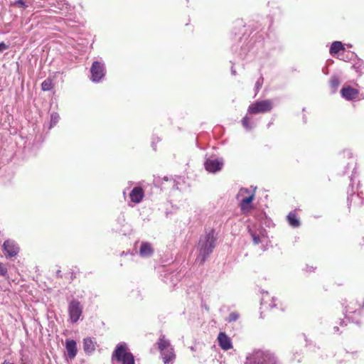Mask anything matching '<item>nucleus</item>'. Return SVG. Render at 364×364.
I'll list each match as a JSON object with an SVG mask.
<instances>
[{"label":"nucleus","mask_w":364,"mask_h":364,"mask_svg":"<svg viewBox=\"0 0 364 364\" xmlns=\"http://www.w3.org/2000/svg\"><path fill=\"white\" fill-rule=\"evenodd\" d=\"M312 269H314V268H313V267H309V269H307V271H310L311 272V271H312Z\"/></svg>","instance_id":"obj_35"},{"label":"nucleus","mask_w":364,"mask_h":364,"mask_svg":"<svg viewBox=\"0 0 364 364\" xmlns=\"http://www.w3.org/2000/svg\"><path fill=\"white\" fill-rule=\"evenodd\" d=\"M144 196V192L142 188L134 187L129 193L131 200L134 203H139Z\"/></svg>","instance_id":"obj_12"},{"label":"nucleus","mask_w":364,"mask_h":364,"mask_svg":"<svg viewBox=\"0 0 364 364\" xmlns=\"http://www.w3.org/2000/svg\"><path fill=\"white\" fill-rule=\"evenodd\" d=\"M41 88L43 91H49L53 88V82L50 78L46 79L41 83Z\"/></svg>","instance_id":"obj_21"},{"label":"nucleus","mask_w":364,"mask_h":364,"mask_svg":"<svg viewBox=\"0 0 364 364\" xmlns=\"http://www.w3.org/2000/svg\"><path fill=\"white\" fill-rule=\"evenodd\" d=\"M272 107L273 103L270 100L257 101L249 106L247 112L250 114L266 113L270 112Z\"/></svg>","instance_id":"obj_5"},{"label":"nucleus","mask_w":364,"mask_h":364,"mask_svg":"<svg viewBox=\"0 0 364 364\" xmlns=\"http://www.w3.org/2000/svg\"><path fill=\"white\" fill-rule=\"evenodd\" d=\"M112 360L115 359L122 364H134V358L132 353L128 351L125 343L117 346L112 355Z\"/></svg>","instance_id":"obj_4"},{"label":"nucleus","mask_w":364,"mask_h":364,"mask_svg":"<svg viewBox=\"0 0 364 364\" xmlns=\"http://www.w3.org/2000/svg\"><path fill=\"white\" fill-rule=\"evenodd\" d=\"M341 50V41H334L330 48V54L333 56Z\"/></svg>","instance_id":"obj_19"},{"label":"nucleus","mask_w":364,"mask_h":364,"mask_svg":"<svg viewBox=\"0 0 364 364\" xmlns=\"http://www.w3.org/2000/svg\"><path fill=\"white\" fill-rule=\"evenodd\" d=\"M312 269H314V268H313V267H309V269H307V271H310L311 272V271H312Z\"/></svg>","instance_id":"obj_36"},{"label":"nucleus","mask_w":364,"mask_h":364,"mask_svg":"<svg viewBox=\"0 0 364 364\" xmlns=\"http://www.w3.org/2000/svg\"><path fill=\"white\" fill-rule=\"evenodd\" d=\"M68 310L70 321L75 323L80 319L82 314L83 307L78 300L73 299L69 302Z\"/></svg>","instance_id":"obj_6"},{"label":"nucleus","mask_w":364,"mask_h":364,"mask_svg":"<svg viewBox=\"0 0 364 364\" xmlns=\"http://www.w3.org/2000/svg\"><path fill=\"white\" fill-rule=\"evenodd\" d=\"M329 83L331 92L335 93L340 85L339 77L336 75L331 76Z\"/></svg>","instance_id":"obj_18"},{"label":"nucleus","mask_w":364,"mask_h":364,"mask_svg":"<svg viewBox=\"0 0 364 364\" xmlns=\"http://www.w3.org/2000/svg\"><path fill=\"white\" fill-rule=\"evenodd\" d=\"M83 350L87 354H90L95 351V346L90 338H86L83 340Z\"/></svg>","instance_id":"obj_17"},{"label":"nucleus","mask_w":364,"mask_h":364,"mask_svg":"<svg viewBox=\"0 0 364 364\" xmlns=\"http://www.w3.org/2000/svg\"><path fill=\"white\" fill-rule=\"evenodd\" d=\"M287 220L290 226L293 228H299L301 225L299 219L295 211H291L287 216Z\"/></svg>","instance_id":"obj_16"},{"label":"nucleus","mask_w":364,"mask_h":364,"mask_svg":"<svg viewBox=\"0 0 364 364\" xmlns=\"http://www.w3.org/2000/svg\"><path fill=\"white\" fill-rule=\"evenodd\" d=\"M250 122V119L247 116L244 117L242 119V124L243 127L247 129H250L252 127Z\"/></svg>","instance_id":"obj_24"},{"label":"nucleus","mask_w":364,"mask_h":364,"mask_svg":"<svg viewBox=\"0 0 364 364\" xmlns=\"http://www.w3.org/2000/svg\"><path fill=\"white\" fill-rule=\"evenodd\" d=\"M350 52H346L344 45L343 44V60L346 63L345 68H348L349 65H350L353 60H350V55L348 54Z\"/></svg>","instance_id":"obj_22"},{"label":"nucleus","mask_w":364,"mask_h":364,"mask_svg":"<svg viewBox=\"0 0 364 364\" xmlns=\"http://www.w3.org/2000/svg\"><path fill=\"white\" fill-rule=\"evenodd\" d=\"M350 55V60H353L352 63L349 65L348 68H353L359 75H360L362 70L364 68V62L358 58L354 53H349Z\"/></svg>","instance_id":"obj_9"},{"label":"nucleus","mask_w":364,"mask_h":364,"mask_svg":"<svg viewBox=\"0 0 364 364\" xmlns=\"http://www.w3.org/2000/svg\"><path fill=\"white\" fill-rule=\"evenodd\" d=\"M358 90L350 86L343 87V97L348 100H353L358 95Z\"/></svg>","instance_id":"obj_14"},{"label":"nucleus","mask_w":364,"mask_h":364,"mask_svg":"<svg viewBox=\"0 0 364 364\" xmlns=\"http://www.w3.org/2000/svg\"><path fill=\"white\" fill-rule=\"evenodd\" d=\"M2 364H14V363H11V362L7 361V360H4Z\"/></svg>","instance_id":"obj_33"},{"label":"nucleus","mask_w":364,"mask_h":364,"mask_svg":"<svg viewBox=\"0 0 364 364\" xmlns=\"http://www.w3.org/2000/svg\"><path fill=\"white\" fill-rule=\"evenodd\" d=\"M249 232L252 237L254 245H259L261 242L259 236L258 235H257L256 233H255L251 230H249Z\"/></svg>","instance_id":"obj_23"},{"label":"nucleus","mask_w":364,"mask_h":364,"mask_svg":"<svg viewBox=\"0 0 364 364\" xmlns=\"http://www.w3.org/2000/svg\"><path fill=\"white\" fill-rule=\"evenodd\" d=\"M11 4L14 6H21L24 9L28 6V5L26 4V2L23 1V0H16L14 2H13Z\"/></svg>","instance_id":"obj_27"},{"label":"nucleus","mask_w":364,"mask_h":364,"mask_svg":"<svg viewBox=\"0 0 364 364\" xmlns=\"http://www.w3.org/2000/svg\"><path fill=\"white\" fill-rule=\"evenodd\" d=\"M239 314L237 312H232L229 314V316L227 319L228 322L235 321L238 319Z\"/></svg>","instance_id":"obj_26"},{"label":"nucleus","mask_w":364,"mask_h":364,"mask_svg":"<svg viewBox=\"0 0 364 364\" xmlns=\"http://www.w3.org/2000/svg\"><path fill=\"white\" fill-rule=\"evenodd\" d=\"M232 73L233 75H235V70H232Z\"/></svg>","instance_id":"obj_37"},{"label":"nucleus","mask_w":364,"mask_h":364,"mask_svg":"<svg viewBox=\"0 0 364 364\" xmlns=\"http://www.w3.org/2000/svg\"><path fill=\"white\" fill-rule=\"evenodd\" d=\"M217 237H215V230H210L203 237H200L198 242L199 254L196 259V262L203 264L207 257L213 252L215 247Z\"/></svg>","instance_id":"obj_1"},{"label":"nucleus","mask_w":364,"mask_h":364,"mask_svg":"<svg viewBox=\"0 0 364 364\" xmlns=\"http://www.w3.org/2000/svg\"><path fill=\"white\" fill-rule=\"evenodd\" d=\"M3 247L9 257H13L18 253L19 248L14 241L10 240H6L3 245Z\"/></svg>","instance_id":"obj_8"},{"label":"nucleus","mask_w":364,"mask_h":364,"mask_svg":"<svg viewBox=\"0 0 364 364\" xmlns=\"http://www.w3.org/2000/svg\"><path fill=\"white\" fill-rule=\"evenodd\" d=\"M218 343L220 348L225 350L232 348L230 338L224 332H220L218 336Z\"/></svg>","instance_id":"obj_11"},{"label":"nucleus","mask_w":364,"mask_h":364,"mask_svg":"<svg viewBox=\"0 0 364 364\" xmlns=\"http://www.w3.org/2000/svg\"><path fill=\"white\" fill-rule=\"evenodd\" d=\"M8 48H9V46L6 45L5 43H4V42L0 43V52H2L4 50H6Z\"/></svg>","instance_id":"obj_30"},{"label":"nucleus","mask_w":364,"mask_h":364,"mask_svg":"<svg viewBox=\"0 0 364 364\" xmlns=\"http://www.w3.org/2000/svg\"><path fill=\"white\" fill-rule=\"evenodd\" d=\"M263 77L261 76L258 80L255 83V90H256V92H257L259 91V90L262 87V84H263Z\"/></svg>","instance_id":"obj_28"},{"label":"nucleus","mask_w":364,"mask_h":364,"mask_svg":"<svg viewBox=\"0 0 364 364\" xmlns=\"http://www.w3.org/2000/svg\"><path fill=\"white\" fill-rule=\"evenodd\" d=\"M60 117L58 113L54 112L51 114L50 117V127L54 126L58 122Z\"/></svg>","instance_id":"obj_25"},{"label":"nucleus","mask_w":364,"mask_h":364,"mask_svg":"<svg viewBox=\"0 0 364 364\" xmlns=\"http://www.w3.org/2000/svg\"><path fill=\"white\" fill-rule=\"evenodd\" d=\"M156 344L164 364H173L176 358V355L170 341L166 339L165 336L161 335Z\"/></svg>","instance_id":"obj_3"},{"label":"nucleus","mask_w":364,"mask_h":364,"mask_svg":"<svg viewBox=\"0 0 364 364\" xmlns=\"http://www.w3.org/2000/svg\"><path fill=\"white\" fill-rule=\"evenodd\" d=\"M358 197H359L358 195L355 196L353 194V195H351L350 198H348V199H347L348 202H350V201L351 202L354 199H358Z\"/></svg>","instance_id":"obj_31"},{"label":"nucleus","mask_w":364,"mask_h":364,"mask_svg":"<svg viewBox=\"0 0 364 364\" xmlns=\"http://www.w3.org/2000/svg\"><path fill=\"white\" fill-rule=\"evenodd\" d=\"M56 274H57L58 277H62V276L60 274V270H58L57 272H56Z\"/></svg>","instance_id":"obj_32"},{"label":"nucleus","mask_w":364,"mask_h":364,"mask_svg":"<svg viewBox=\"0 0 364 364\" xmlns=\"http://www.w3.org/2000/svg\"><path fill=\"white\" fill-rule=\"evenodd\" d=\"M65 348L67 350L68 357L69 358V359H74L77 352V343L75 341L67 340L65 343Z\"/></svg>","instance_id":"obj_13"},{"label":"nucleus","mask_w":364,"mask_h":364,"mask_svg":"<svg viewBox=\"0 0 364 364\" xmlns=\"http://www.w3.org/2000/svg\"><path fill=\"white\" fill-rule=\"evenodd\" d=\"M245 364H280L275 355L269 350L255 349L246 357Z\"/></svg>","instance_id":"obj_2"},{"label":"nucleus","mask_w":364,"mask_h":364,"mask_svg":"<svg viewBox=\"0 0 364 364\" xmlns=\"http://www.w3.org/2000/svg\"><path fill=\"white\" fill-rule=\"evenodd\" d=\"M7 273V269L0 262V276H5Z\"/></svg>","instance_id":"obj_29"},{"label":"nucleus","mask_w":364,"mask_h":364,"mask_svg":"<svg viewBox=\"0 0 364 364\" xmlns=\"http://www.w3.org/2000/svg\"><path fill=\"white\" fill-rule=\"evenodd\" d=\"M254 197H255L254 194H252L250 196L243 198L240 203L241 210H245L247 209L248 205L250 203H252V201L254 200Z\"/></svg>","instance_id":"obj_20"},{"label":"nucleus","mask_w":364,"mask_h":364,"mask_svg":"<svg viewBox=\"0 0 364 364\" xmlns=\"http://www.w3.org/2000/svg\"><path fill=\"white\" fill-rule=\"evenodd\" d=\"M154 253V249L149 242H142L139 250V254L141 257H150Z\"/></svg>","instance_id":"obj_15"},{"label":"nucleus","mask_w":364,"mask_h":364,"mask_svg":"<svg viewBox=\"0 0 364 364\" xmlns=\"http://www.w3.org/2000/svg\"><path fill=\"white\" fill-rule=\"evenodd\" d=\"M334 331H336V332L338 331H339V327L338 326H335L334 327Z\"/></svg>","instance_id":"obj_34"},{"label":"nucleus","mask_w":364,"mask_h":364,"mask_svg":"<svg viewBox=\"0 0 364 364\" xmlns=\"http://www.w3.org/2000/svg\"><path fill=\"white\" fill-rule=\"evenodd\" d=\"M91 80L93 82H99L105 74V65L103 63L95 61L90 68Z\"/></svg>","instance_id":"obj_7"},{"label":"nucleus","mask_w":364,"mask_h":364,"mask_svg":"<svg viewBox=\"0 0 364 364\" xmlns=\"http://www.w3.org/2000/svg\"><path fill=\"white\" fill-rule=\"evenodd\" d=\"M223 167V163L218 159H208L205 162V168L208 172L215 173Z\"/></svg>","instance_id":"obj_10"}]
</instances>
